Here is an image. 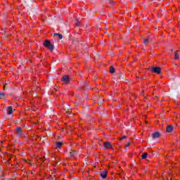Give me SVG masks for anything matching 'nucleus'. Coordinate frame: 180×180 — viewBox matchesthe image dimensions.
<instances>
[{
	"mask_svg": "<svg viewBox=\"0 0 180 180\" xmlns=\"http://www.w3.org/2000/svg\"><path fill=\"white\" fill-rule=\"evenodd\" d=\"M44 47H46V49H49L50 51H53L54 50V45L51 44V42L49 41L48 39H46L44 42Z\"/></svg>",
	"mask_w": 180,
	"mask_h": 180,
	"instance_id": "obj_1",
	"label": "nucleus"
},
{
	"mask_svg": "<svg viewBox=\"0 0 180 180\" xmlns=\"http://www.w3.org/2000/svg\"><path fill=\"white\" fill-rule=\"evenodd\" d=\"M148 70L149 71H153V72H155V74H161L162 69L160 67H152L149 68Z\"/></svg>",
	"mask_w": 180,
	"mask_h": 180,
	"instance_id": "obj_2",
	"label": "nucleus"
},
{
	"mask_svg": "<svg viewBox=\"0 0 180 180\" xmlns=\"http://www.w3.org/2000/svg\"><path fill=\"white\" fill-rule=\"evenodd\" d=\"M103 147L105 149L113 148V146H112V143H110V142H109V141H107V142L104 143H103Z\"/></svg>",
	"mask_w": 180,
	"mask_h": 180,
	"instance_id": "obj_3",
	"label": "nucleus"
},
{
	"mask_svg": "<svg viewBox=\"0 0 180 180\" xmlns=\"http://www.w3.org/2000/svg\"><path fill=\"white\" fill-rule=\"evenodd\" d=\"M62 81L65 82V84H68V82H70V77L68 75H64L62 77Z\"/></svg>",
	"mask_w": 180,
	"mask_h": 180,
	"instance_id": "obj_4",
	"label": "nucleus"
},
{
	"mask_svg": "<svg viewBox=\"0 0 180 180\" xmlns=\"http://www.w3.org/2000/svg\"><path fill=\"white\" fill-rule=\"evenodd\" d=\"M16 134L18 137H22V136H23V134L22 133V128L18 127L16 129Z\"/></svg>",
	"mask_w": 180,
	"mask_h": 180,
	"instance_id": "obj_5",
	"label": "nucleus"
},
{
	"mask_svg": "<svg viewBox=\"0 0 180 180\" xmlns=\"http://www.w3.org/2000/svg\"><path fill=\"white\" fill-rule=\"evenodd\" d=\"M153 139H160L161 137V134L160 132H155L152 134Z\"/></svg>",
	"mask_w": 180,
	"mask_h": 180,
	"instance_id": "obj_6",
	"label": "nucleus"
},
{
	"mask_svg": "<svg viewBox=\"0 0 180 180\" xmlns=\"http://www.w3.org/2000/svg\"><path fill=\"white\" fill-rule=\"evenodd\" d=\"M173 130H174V127H172V125H168L166 127L167 133H171Z\"/></svg>",
	"mask_w": 180,
	"mask_h": 180,
	"instance_id": "obj_7",
	"label": "nucleus"
},
{
	"mask_svg": "<svg viewBox=\"0 0 180 180\" xmlns=\"http://www.w3.org/2000/svg\"><path fill=\"white\" fill-rule=\"evenodd\" d=\"M7 115H12L13 113V108H12V106H9L7 108Z\"/></svg>",
	"mask_w": 180,
	"mask_h": 180,
	"instance_id": "obj_8",
	"label": "nucleus"
},
{
	"mask_svg": "<svg viewBox=\"0 0 180 180\" xmlns=\"http://www.w3.org/2000/svg\"><path fill=\"white\" fill-rule=\"evenodd\" d=\"M100 176L103 178V179H106L108 176V172H106V171L103 172L102 173H101Z\"/></svg>",
	"mask_w": 180,
	"mask_h": 180,
	"instance_id": "obj_9",
	"label": "nucleus"
},
{
	"mask_svg": "<svg viewBox=\"0 0 180 180\" xmlns=\"http://www.w3.org/2000/svg\"><path fill=\"white\" fill-rule=\"evenodd\" d=\"M77 153L75 150H70V157H77Z\"/></svg>",
	"mask_w": 180,
	"mask_h": 180,
	"instance_id": "obj_10",
	"label": "nucleus"
},
{
	"mask_svg": "<svg viewBox=\"0 0 180 180\" xmlns=\"http://www.w3.org/2000/svg\"><path fill=\"white\" fill-rule=\"evenodd\" d=\"M124 75H123V73L120 72V73L118 74V79H119L120 81H122V79H124Z\"/></svg>",
	"mask_w": 180,
	"mask_h": 180,
	"instance_id": "obj_11",
	"label": "nucleus"
},
{
	"mask_svg": "<svg viewBox=\"0 0 180 180\" xmlns=\"http://www.w3.org/2000/svg\"><path fill=\"white\" fill-rule=\"evenodd\" d=\"M63 144H64L63 142H56V148H61Z\"/></svg>",
	"mask_w": 180,
	"mask_h": 180,
	"instance_id": "obj_12",
	"label": "nucleus"
},
{
	"mask_svg": "<svg viewBox=\"0 0 180 180\" xmlns=\"http://www.w3.org/2000/svg\"><path fill=\"white\" fill-rule=\"evenodd\" d=\"M53 36H58L59 40H61L63 39V35L61 34L54 33Z\"/></svg>",
	"mask_w": 180,
	"mask_h": 180,
	"instance_id": "obj_13",
	"label": "nucleus"
},
{
	"mask_svg": "<svg viewBox=\"0 0 180 180\" xmlns=\"http://www.w3.org/2000/svg\"><path fill=\"white\" fill-rule=\"evenodd\" d=\"M171 87L172 89H176V88H178V85H176V83H172Z\"/></svg>",
	"mask_w": 180,
	"mask_h": 180,
	"instance_id": "obj_14",
	"label": "nucleus"
},
{
	"mask_svg": "<svg viewBox=\"0 0 180 180\" xmlns=\"http://www.w3.org/2000/svg\"><path fill=\"white\" fill-rule=\"evenodd\" d=\"M115 71V68L113 67V65H111L110 67V72H111V74H114Z\"/></svg>",
	"mask_w": 180,
	"mask_h": 180,
	"instance_id": "obj_15",
	"label": "nucleus"
},
{
	"mask_svg": "<svg viewBox=\"0 0 180 180\" xmlns=\"http://www.w3.org/2000/svg\"><path fill=\"white\" fill-rule=\"evenodd\" d=\"M179 55L176 53V51H174V60H179Z\"/></svg>",
	"mask_w": 180,
	"mask_h": 180,
	"instance_id": "obj_16",
	"label": "nucleus"
},
{
	"mask_svg": "<svg viewBox=\"0 0 180 180\" xmlns=\"http://www.w3.org/2000/svg\"><path fill=\"white\" fill-rule=\"evenodd\" d=\"M147 155H148V153H145L142 155V160H146L147 158Z\"/></svg>",
	"mask_w": 180,
	"mask_h": 180,
	"instance_id": "obj_17",
	"label": "nucleus"
},
{
	"mask_svg": "<svg viewBox=\"0 0 180 180\" xmlns=\"http://www.w3.org/2000/svg\"><path fill=\"white\" fill-rule=\"evenodd\" d=\"M107 4H109L111 6H112V5H114V1L112 0H108Z\"/></svg>",
	"mask_w": 180,
	"mask_h": 180,
	"instance_id": "obj_18",
	"label": "nucleus"
},
{
	"mask_svg": "<svg viewBox=\"0 0 180 180\" xmlns=\"http://www.w3.org/2000/svg\"><path fill=\"white\" fill-rule=\"evenodd\" d=\"M76 26H77L78 27L81 26V22H79V20H78V19L76 20Z\"/></svg>",
	"mask_w": 180,
	"mask_h": 180,
	"instance_id": "obj_19",
	"label": "nucleus"
},
{
	"mask_svg": "<svg viewBox=\"0 0 180 180\" xmlns=\"http://www.w3.org/2000/svg\"><path fill=\"white\" fill-rule=\"evenodd\" d=\"M5 98V94L0 92V99H4Z\"/></svg>",
	"mask_w": 180,
	"mask_h": 180,
	"instance_id": "obj_20",
	"label": "nucleus"
},
{
	"mask_svg": "<svg viewBox=\"0 0 180 180\" xmlns=\"http://www.w3.org/2000/svg\"><path fill=\"white\" fill-rule=\"evenodd\" d=\"M143 43H144V44H148V43H149L148 39H143Z\"/></svg>",
	"mask_w": 180,
	"mask_h": 180,
	"instance_id": "obj_21",
	"label": "nucleus"
},
{
	"mask_svg": "<svg viewBox=\"0 0 180 180\" xmlns=\"http://www.w3.org/2000/svg\"><path fill=\"white\" fill-rule=\"evenodd\" d=\"M127 139V136H123L122 137H121V138L120 139V140H123V139Z\"/></svg>",
	"mask_w": 180,
	"mask_h": 180,
	"instance_id": "obj_22",
	"label": "nucleus"
},
{
	"mask_svg": "<svg viewBox=\"0 0 180 180\" xmlns=\"http://www.w3.org/2000/svg\"><path fill=\"white\" fill-rule=\"evenodd\" d=\"M84 86H86L87 88V89H89V88L88 87V84L85 83Z\"/></svg>",
	"mask_w": 180,
	"mask_h": 180,
	"instance_id": "obj_23",
	"label": "nucleus"
},
{
	"mask_svg": "<svg viewBox=\"0 0 180 180\" xmlns=\"http://www.w3.org/2000/svg\"><path fill=\"white\" fill-rule=\"evenodd\" d=\"M66 113H68V115H71V111L68 110V111L66 112Z\"/></svg>",
	"mask_w": 180,
	"mask_h": 180,
	"instance_id": "obj_24",
	"label": "nucleus"
},
{
	"mask_svg": "<svg viewBox=\"0 0 180 180\" xmlns=\"http://www.w3.org/2000/svg\"><path fill=\"white\" fill-rule=\"evenodd\" d=\"M130 146V142H128V143L125 146V147H129Z\"/></svg>",
	"mask_w": 180,
	"mask_h": 180,
	"instance_id": "obj_25",
	"label": "nucleus"
},
{
	"mask_svg": "<svg viewBox=\"0 0 180 180\" xmlns=\"http://www.w3.org/2000/svg\"><path fill=\"white\" fill-rule=\"evenodd\" d=\"M4 90L8 89V87H6V86H4Z\"/></svg>",
	"mask_w": 180,
	"mask_h": 180,
	"instance_id": "obj_26",
	"label": "nucleus"
},
{
	"mask_svg": "<svg viewBox=\"0 0 180 180\" xmlns=\"http://www.w3.org/2000/svg\"><path fill=\"white\" fill-rule=\"evenodd\" d=\"M96 56L98 58L99 57V53H96Z\"/></svg>",
	"mask_w": 180,
	"mask_h": 180,
	"instance_id": "obj_27",
	"label": "nucleus"
},
{
	"mask_svg": "<svg viewBox=\"0 0 180 180\" xmlns=\"http://www.w3.org/2000/svg\"><path fill=\"white\" fill-rule=\"evenodd\" d=\"M133 2H137V0H133Z\"/></svg>",
	"mask_w": 180,
	"mask_h": 180,
	"instance_id": "obj_28",
	"label": "nucleus"
},
{
	"mask_svg": "<svg viewBox=\"0 0 180 180\" xmlns=\"http://www.w3.org/2000/svg\"><path fill=\"white\" fill-rule=\"evenodd\" d=\"M99 144H100V146H102V143H100Z\"/></svg>",
	"mask_w": 180,
	"mask_h": 180,
	"instance_id": "obj_29",
	"label": "nucleus"
},
{
	"mask_svg": "<svg viewBox=\"0 0 180 180\" xmlns=\"http://www.w3.org/2000/svg\"><path fill=\"white\" fill-rule=\"evenodd\" d=\"M136 78H140L139 76H136Z\"/></svg>",
	"mask_w": 180,
	"mask_h": 180,
	"instance_id": "obj_30",
	"label": "nucleus"
},
{
	"mask_svg": "<svg viewBox=\"0 0 180 180\" xmlns=\"http://www.w3.org/2000/svg\"><path fill=\"white\" fill-rule=\"evenodd\" d=\"M155 98H158V96H155Z\"/></svg>",
	"mask_w": 180,
	"mask_h": 180,
	"instance_id": "obj_31",
	"label": "nucleus"
},
{
	"mask_svg": "<svg viewBox=\"0 0 180 180\" xmlns=\"http://www.w3.org/2000/svg\"><path fill=\"white\" fill-rule=\"evenodd\" d=\"M146 124H148V122H146Z\"/></svg>",
	"mask_w": 180,
	"mask_h": 180,
	"instance_id": "obj_32",
	"label": "nucleus"
},
{
	"mask_svg": "<svg viewBox=\"0 0 180 180\" xmlns=\"http://www.w3.org/2000/svg\"><path fill=\"white\" fill-rule=\"evenodd\" d=\"M56 164H58V162H56Z\"/></svg>",
	"mask_w": 180,
	"mask_h": 180,
	"instance_id": "obj_33",
	"label": "nucleus"
}]
</instances>
